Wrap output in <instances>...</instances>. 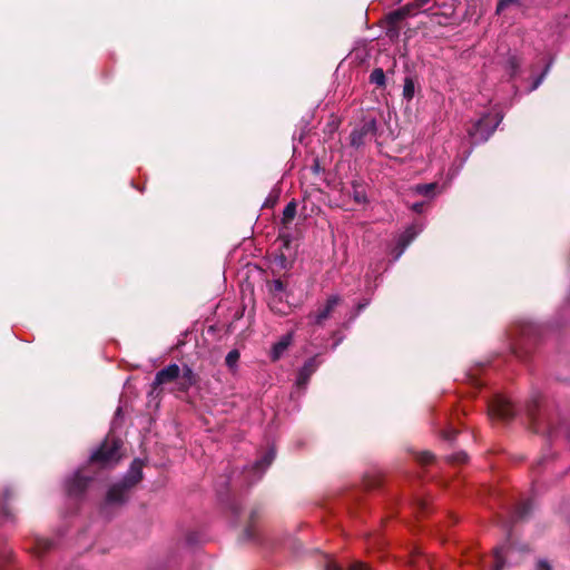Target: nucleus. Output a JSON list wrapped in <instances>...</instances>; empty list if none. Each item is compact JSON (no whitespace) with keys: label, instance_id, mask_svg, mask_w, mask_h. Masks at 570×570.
<instances>
[{"label":"nucleus","instance_id":"f257e3e1","mask_svg":"<svg viewBox=\"0 0 570 570\" xmlns=\"http://www.w3.org/2000/svg\"><path fill=\"white\" fill-rule=\"evenodd\" d=\"M501 120L502 117L499 114H487L468 129V135L475 144L487 141Z\"/></svg>","mask_w":570,"mask_h":570},{"label":"nucleus","instance_id":"f03ea898","mask_svg":"<svg viewBox=\"0 0 570 570\" xmlns=\"http://www.w3.org/2000/svg\"><path fill=\"white\" fill-rule=\"evenodd\" d=\"M120 448V440L115 436H107L101 446L91 455V461L105 465L114 464L121 458Z\"/></svg>","mask_w":570,"mask_h":570},{"label":"nucleus","instance_id":"7ed1b4c3","mask_svg":"<svg viewBox=\"0 0 570 570\" xmlns=\"http://www.w3.org/2000/svg\"><path fill=\"white\" fill-rule=\"evenodd\" d=\"M489 413L493 417L509 420L514 415V406L507 396L497 395L489 403Z\"/></svg>","mask_w":570,"mask_h":570},{"label":"nucleus","instance_id":"20e7f679","mask_svg":"<svg viewBox=\"0 0 570 570\" xmlns=\"http://www.w3.org/2000/svg\"><path fill=\"white\" fill-rule=\"evenodd\" d=\"M341 301L342 299L338 295L330 296L323 307H320L316 312L307 315L311 324L322 326L324 322L332 316Z\"/></svg>","mask_w":570,"mask_h":570},{"label":"nucleus","instance_id":"39448f33","mask_svg":"<svg viewBox=\"0 0 570 570\" xmlns=\"http://www.w3.org/2000/svg\"><path fill=\"white\" fill-rule=\"evenodd\" d=\"M318 365H320V362L317 361L316 356L308 358L298 372V375L296 379V386L299 389H305L311 376L316 371Z\"/></svg>","mask_w":570,"mask_h":570},{"label":"nucleus","instance_id":"423d86ee","mask_svg":"<svg viewBox=\"0 0 570 570\" xmlns=\"http://www.w3.org/2000/svg\"><path fill=\"white\" fill-rule=\"evenodd\" d=\"M180 375V367L177 364H169L165 368L157 372L154 380V387L178 380Z\"/></svg>","mask_w":570,"mask_h":570},{"label":"nucleus","instance_id":"0eeeda50","mask_svg":"<svg viewBox=\"0 0 570 570\" xmlns=\"http://www.w3.org/2000/svg\"><path fill=\"white\" fill-rule=\"evenodd\" d=\"M89 483V479L82 476L80 472L75 473V475L67 481V492L69 495H80L87 488Z\"/></svg>","mask_w":570,"mask_h":570},{"label":"nucleus","instance_id":"6e6552de","mask_svg":"<svg viewBox=\"0 0 570 570\" xmlns=\"http://www.w3.org/2000/svg\"><path fill=\"white\" fill-rule=\"evenodd\" d=\"M419 12H420V8H416L414 6V1H412L403 7L399 8L397 10L391 12L389 14V20L391 23H397L407 17L416 16Z\"/></svg>","mask_w":570,"mask_h":570},{"label":"nucleus","instance_id":"1a4fd4ad","mask_svg":"<svg viewBox=\"0 0 570 570\" xmlns=\"http://www.w3.org/2000/svg\"><path fill=\"white\" fill-rule=\"evenodd\" d=\"M130 487H127L124 481L112 485L107 493V502L110 504L122 503Z\"/></svg>","mask_w":570,"mask_h":570},{"label":"nucleus","instance_id":"9d476101","mask_svg":"<svg viewBox=\"0 0 570 570\" xmlns=\"http://www.w3.org/2000/svg\"><path fill=\"white\" fill-rule=\"evenodd\" d=\"M375 129H376V122L373 119V120L366 122L362 128L353 130L350 136L351 145L354 147H360L364 142V137L368 132H374Z\"/></svg>","mask_w":570,"mask_h":570},{"label":"nucleus","instance_id":"9b49d317","mask_svg":"<svg viewBox=\"0 0 570 570\" xmlns=\"http://www.w3.org/2000/svg\"><path fill=\"white\" fill-rule=\"evenodd\" d=\"M293 342V333H288L279 338L278 342H276L271 350V360L273 362L278 361L285 351L289 347V345Z\"/></svg>","mask_w":570,"mask_h":570},{"label":"nucleus","instance_id":"f8f14e48","mask_svg":"<svg viewBox=\"0 0 570 570\" xmlns=\"http://www.w3.org/2000/svg\"><path fill=\"white\" fill-rule=\"evenodd\" d=\"M142 479V463L139 460H135L128 471V474L122 480L127 487L132 488Z\"/></svg>","mask_w":570,"mask_h":570},{"label":"nucleus","instance_id":"ddd939ff","mask_svg":"<svg viewBox=\"0 0 570 570\" xmlns=\"http://www.w3.org/2000/svg\"><path fill=\"white\" fill-rule=\"evenodd\" d=\"M179 382V390L180 391H187L190 386H193L196 382V376L193 370L188 366H185L183 368V372L180 373L178 377Z\"/></svg>","mask_w":570,"mask_h":570},{"label":"nucleus","instance_id":"4468645a","mask_svg":"<svg viewBox=\"0 0 570 570\" xmlns=\"http://www.w3.org/2000/svg\"><path fill=\"white\" fill-rule=\"evenodd\" d=\"M325 570H370V569L365 563H363L361 561H355V562L348 564L347 567H344V566L337 563L335 560L330 559L326 561Z\"/></svg>","mask_w":570,"mask_h":570},{"label":"nucleus","instance_id":"2eb2a0df","mask_svg":"<svg viewBox=\"0 0 570 570\" xmlns=\"http://www.w3.org/2000/svg\"><path fill=\"white\" fill-rule=\"evenodd\" d=\"M511 551L510 547L501 546L494 549L493 557L494 563L492 566V570H501L504 566V557L509 554Z\"/></svg>","mask_w":570,"mask_h":570},{"label":"nucleus","instance_id":"dca6fc26","mask_svg":"<svg viewBox=\"0 0 570 570\" xmlns=\"http://www.w3.org/2000/svg\"><path fill=\"white\" fill-rule=\"evenodd\" d=\"M53 543L52 541L45 539V538H38L35 541V544L32 547V552L37 557H41L43 553L49 551L52 548Z\"/></svg>","mask_w":570,"mask_h":570},{"label":"nucleus","instance_id":"f3484780","mask_svg":"<svg viewBox=\"0 0 570 570\" xmlns=\"http://www.w3.org/2000/svg\"><path fill=\"white\" fill-rule=\"evenodd\" d=\"M438 189L436 183L430 184H419L414 187V191L419 195L433 197L435 195V190Z\"/></svg>","mask_w":570,"mask_h":570},{"label":"nucleus","instance_id":"a211bd4d","mask_svg":"<svg viewBox=\"0 0 570 570\" xmlns=\"http://www.w3.org/2000/svg\"><path fill=\"white\" fill-rule=\"evenodd\" d=\"M520 66H521V60L517 56H510L507 59L505 68L511 78H514L518 75Z\"/></svg>","mask_w":570,"mask_h":570},{"label":"nucleus","instance_id":"6ab92c4d","mask_svg":"<svg viewBox=\"0 0 570 570\" xmlns=\"http://www.w3.org/2000/svg\"><path fill=\"white\" fill-rule=\"evenodd\" d=\"M416 230L414 226L406 228V230L399 238V246H402V250L414 239Z\"/></svg>","mask_w":570,"mask_h":570},{"label":"nucleus","instance_id":"aec40b11","mask_svg":"<svg viewBox=\"0 0 570 570\" xmlns=\"http://www.w3.org/2000/svg\"><path fill=\"white\" fill-rule=\"evenodd\" d=\"M296 215V204L294 202L288 203L283 210V223H291Z\"/></svg>","mask_w":570,"mask_h":570},{"label":"nucleus","instance_id":"412c9836","mask_svg":"<svg viewBox=\"0 0 570 570\" xmlns=\"http://www.w3.org/2000/svg\"><path fill=\"white\" fill-rule=\"evenodd\" d=\"M370 80L372 83H374L379 87H383L385 85V73H384L383 69H381V68L374 69L370 76Z\"/></svg>","mask_w":570,"mask_h":570},{"label":"nucleus","instance_id":"4be33fe9","mask_svg":"<svg viewBox=\"0 0 570 570\" xmlns=\"http://www.w3.org/2000/svg\"><path fill=\"white\" fill-rule=\"evenodd\" d=\"M414 91H415V85H414L413 79H411L409 77L405 78L404 86H403V97L406 100H411L414 97Z\"/></svg>","mask_w":570,"mask_h":570},{"label":"nucleus","instance_id":"5701e85b","mask_svg":"<svg viewBox=\"0 0 570 570\" xmlns=\"http://www.w3.org/2000/svg\"><path fill=\"white\" fill-rule=\"evenodd\" d=\"M353 199L358 204H365L367 202V197L364 190L360 189V186H353Z\"/></svg>","mask_w":570,"mask_h":570},{"label":"nucleus","instance_id":"b1692460","mask_svg":"<svg viewBox=\"0 0 570 570\" xmlns=\"http://www.w3.org/2000/svg\"><path fill=\"white\" fill-rule=\"evenodd\" d=\"M239 360V352L237 350L230 351L226 356V365L230 368L235 367Z\"/></svg>","mask_w":570,"mask_h":570},{"label":"nucleus","instance_id":"393cba45","mask_svg":"<svg viewBox=\"0 0 570 570\" xmlns=\"http://www.w3.org/2000/svg\"><path fill=\"white\" fill-rule=\"evenodd\" d=\"M537 405H538V401L535 400L533 405H528L527 412H528L529 419L531 420V422L533 424V429L539 432L540 428L538 426V422H537V417H535L534 409H533Z\"/></svg>","mask_w":570,"mask_h":570},{"label":"nucleus","instance_id":"a878e982","mask_svg":"<svg viewBox=\"0 0 570 570\" xmlns=\"http://www.w3.org/2000/svg\"><path fill=\"white\" fill-rule=\"evenodd\" d=\"M274 456H275L274 452H273V451H271L269 453H267V454L264 456V459H263L262 461H259V462H257V463H256V466H257V468H261V466H262L263 469H264V468H266L267 465H269V464H271V462L273 461Z\"/></svg>","mask_w":570,"mask_h":570},{"label":"nucleus","instance_id":"bb28decb","mask_svg":"<svg viewBox=\"0 0 570 570\" xmlns=\"http://www.w3.org/2000/svg\"><path fill=\"white\" fill-rule=\"evenodd\" d=\"M271 289L274 294L282 293L285 289V285L281 279H275Z\"/></svg>","mask_w":570,"mask_h":570},{"label":"nucleus","instance_id":"cd10ccee","mask_svg":"<svg viewBox=\"0 0 570 570\" xmlns=\"http://www.w3.org/2000/svg\"><path fill=\"white\" fill-rule=\"evenodd\" d=\"M433 455L430 452H423L419 455V461L423 464L432 462Z\"/></svg>","mask_w":570,"mask_h":570},{"label":"nucleus","instance_id":"c85d7f7f","mask_svg":"<svg viewBox=\"0 0 570 570\" xmlns=\"http://www.w3.org/2000/svg\"><path fill=\"white\" fill-rule=\"evenodd\" d=\"M451 460L456 463H463L466 461V454L465 453L455 454L452 456Z\"/></svg>","mask_w":570,"mask_h":570},{"label":"nucleus","instance_id":"c756f323","mask_svg":"<svg viewBox=\"0 0 570 570\" xmlns=\"http://www.w3.org/2000/svg\"><path fill=\"white\" fill-rule=\"evenodd\" d=\"M547 72H548V67L542 72V75L539 78H537V80L534 81L533 86L531 87V90H534V89H537L540 86V83L542 82V80H543V78H544Z\"/></svg>","mask_w":570,"mask_h":570},{"label":"nucleus","instance_id":"7c9ffc66","mask_svg":"<svg viewBox=\"0 0 570 570\" xmlns=\"http://www.w3.org/2000/svg\"><path fill=\"white\" fill-rule=\"evenodd\" d=\"M455 433H456V432H455L454 430H452V429H451V430L445 431V432L443 433V438H444L445 440L451 441V440H453V439H454Z\"/></svg>","mask_w":570,"mask_h":570},{"label":"nucleus","instance_id":"2f4dec72","mask_svg":"<svg viewBox=\"0 0 570 570\" xmlns=\"http://www.w3.org/2000/svg\"><path fill=\"white\" fill-rule=\"evenodd\" d=\"M537 569L538 570H550V566L547 561L541 560L537 563Z\"/></svg>","mask_w":570,"mask_h":570},{"label":"nucleus","instance_id":"473e14b6","mask_svg":"<svg viewBox=\"0 0 570 570\" xmlns=\"http://www.w3.org/2000/svg\"><path fill=\"white\" fill-rule=\"evenodd\" d=\"M431 0H414V6L420 8V10L426 6Z\"/></svg>","mask_w":570,"mask_h":570},{"label":"nucleus","instance_id":"72a5a7b5","mask_svg":"<svg viewBox=\"0 0 570 570\" xmlns=\"http://www.w3.org/2000/svg\"><path fill=\"white\" fill-rule=\"evenodd\" d=\"M413 210L416 212V213H421L422 208H423V204L422 203H416L413 205Z\"/></svg>","mask_w":570,"mask_h":570},{"label":"nucleus","instance_id":"f704fd0d","mask_svg":"<svg viewBox=\"0 0 570 570\" xmlns=\"http://www.w3.org/2000/svg\"><path fill=\"white\" fill-rule=\"evenodd\" d=\"M245 535L247 539H253L254 538V533H253V530L250 527H248L246 530H245Z\"/></svg>","mask_w":570,"mask_h":570},{"label":"nucleus","instance_id":"c9c22d12","mask_svg":"<svg viewBox=\"0 0 570 570\" xmlns=\"http://www.w3.org/2000/svg\"><path fill=\"white\" fill-rule=\"evenodd\" d=\"M366 306V303H361V305L358 306L360 309L364 308Z\"/></svg>","mask_w":570,"mask_h":570}]
</instances>
